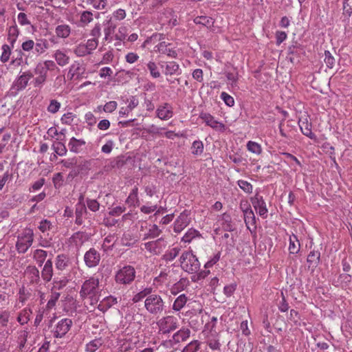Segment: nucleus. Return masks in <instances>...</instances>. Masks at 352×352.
<instances>
[{"instance_id": "f257e3e1", "label": "nucleus", "mask_w": 352, "mask_h": 352, "mask_svg": "<svg viewBox=\"0 0 352 352\" xmlns=\"http://www.w3.org/2000/svg\"><path fill=\"white\" fill-rule=\"evenodd\" d=\"M179 261L181 267L188 273H195L199 270L200 263L191 251L183 252Z\"/></svg>"}, {"instance_id": "f03ea898", "label": "nucleus", "mask_w": 352, "mask_h": 352, "mask_svg": "<svg viewBox=\"0 0 352 352\" xmlns=\"http://www.w3.org/2000/svg\"><path fill=\"white\" fill-rule=\"evenodd\" d=\"M34 241V232L31 228L23 229L17 236L16 249L20 254L25 253L32 245Z\"/></svg>"}, {"instance_id": "7ed1b4c3", "label": "nucleus", "mask_w": 352, "mask_h": 352, "mask_svg": "<svg viewBox=\"0 0 352 352\" xmlns=\"http://www.w3.org/2000/svg\"><path fill=\"white\" fill-rule=\"evenodd\" d=\"M56 68V63L51 60H46L39 62L35 69L34 73L38 76L34 79L36 86L42 85L47 79V74L48 71H53Z\"/></svg>"}, {"instance_id": "20e7f679", "label": "nucleus", "mask_w": 352, "mask_h": 352, "mask_svg": "<svg viewBox=\"0 0 352 352\" xmlns=\"http://www.w3.org/2000/svg\"><path fill=\"white\" fill-rule=\"evenodd\" d=\"M144 307L149 314L158 315L163 312L165 305L160 295L151 294L144 300Z\"/></svg>"}, {"instance_id": "39448f33", "label": "nucleus", "mask_w": 352, "mask_h": 352, "mask_svg": "<svg viewBox=\"0 0 352 352\" xmlns=\"http://www.w3.org/2000/svg\"><path fill=\"white\" fill-rule=\"evenodd\" d=\"M99 286V279L96 277H90L82 285L80 296L82 298H90L91 300L96 296Z\"/></svg>"}, {"instance_id": "423d86ee", "label": "nucleus", "mask_w": 352, "mask_h": 352, "mask_svg": "<svg viewBox=\"0 0 352 352\" xmlns=\"http://www.w3.org/2000/svg\"><path fill=\"white\" fill-rule=\"evenodd\" d=\"M135 277V268L131 265H124L116 273L115 280L118 284L128 285L134 280Z\"/></svg>"}, {"instance_id": "0eeeda50", "label": "nucleus", "mask_w": 352, "mask_h": 352, "mask_svg": "<svg viewBox=\"0 0 352 352\" xmlns=\"http://www.w3.org/2000/svg\"><path fill=\"white\" fill-rule=\"evenodd\" d=\"M157 325L160 333H169L177 329L178 320L173 316H166L157 320Z\"/></svg>"}, {"instance_id": "6e6552de", "label": "nucleus", "mask_w": 352, "mask_h": 352, "mask_svg": "<svg viewBox=\"0 0 352 352\" xmlns=\"http://www.w3.org/2000/svg\"><path fill=\"white\" fill-rule=\"evenodd\" d=\"M73 322L70 318H63L60 320L54 327L52 333L55 338H63L70 330Z\"/></svg>"}, {"instance_id": "1a4fd4ad", "label": "nucleus", "mask_w": 352, "mask_h": 352, "mask_svg": "<svg viewBox=\"0 0 352 352\" xmlns=\"http://www.w3.org/2000/svg\"><path fill=\"white\" fill-rule=\"evenodd\" d=\"M32 78V74L30 72H23L13 82L11 89L16 93L24 89Z\"/></svg>"}, {"instance_id": "9d476101", "label": "nucleus", "mask_w": 352, "mask_h": 352, "mask_svg": "<svg viewBox=\"0 0 352 352\" xmlns=\"http://www.w3.org/2000/svg\"><path fill=\"white\" fill-rule=\"evenodd\" d=\"M160 65L166 76H179L182 74L180 66L175 61H162Z\"/></svg>"}, {"instance_id": "9b49d317", "label": "nucleus", "mask_w": 352, "mask_h": 352, "mask_svg": "<svg viewBox=\"0 0 352 352\" xmlns=\"http://www.w3.org/2000/svg\"><path fill=\"white\" fill-rule=\"evenodd\" d=\"M199 118L206 123V125L216 131H223L225 130V125L215 120L212 116L208 113H201Z\"/></svg>"}, {"instance_id": "f8f14e48", "label": "nucleus", "mask_w": 352, "mask_h": 352, "mask_svg": "<svg viewBox=\"0 0 352 352\" xmlns=\"http://www.w3.org/2000/svg\"><path fill=\"white\" fill-rule=\"evenodd\" d=\"M84 261L88 267H96L100 263V254L94 248H91L85 252L84 255Z\"/></svg>"}, {"instance_id": "ddd939ff", "label": "nucleus", "mask_w": 352, "mask_h": 352, "mask_svg": "<svg viewBox=\"0 0 352 352\" xmlns=\"http://www.w3.org/2000/svg\"><path fill=\"white\" fill-rule=\"evenodd\" d=\"M190 221V218L189 217V212L184 210L175 220L174 223V231L177 233L181 232L189 224Z\"/></svg>"}, {"instance_id": "4468645a", "label": "nucleus", "mask_w": 352, "mask_h": 352, "mask_svg": "<svg viewBox=\"0 0 352 352\" xmlns=\"http://www.w3.org/2000/svg\"><path fill=\"white\" fill-rule=\"evenodd\" d=\"M156 113L157 118L160 120H169L173 116V107L169 103H163L158 106L156 110Z\"/></svg>"}, {"instance_id": "2eb2a0df", "label": "nucleus", "mask_w": 352, "mask_h": 352, "mask_svg": "<svg viewBox=\"0 0 352 352\" xmlns=\"http://www.w3.org/2000/svg\"><path fill=\"white\" fill-rule=\"evenodd\" d=\"M85 68L79 61H74L69 67L67 77L69 80L80 78L84 74Z\"/></svg>"}, {"instance_id": "dca6fc26", "label": "nucleus", "mask_w": 352, "mask_h": 352, "mask_svg": "<svg viewBox=\"0 0 352 352\" xmlns=\"http://www.w3.org/2000/svg\"><path fill=\"white\" fill-rule=\"evenodd\" d=\"M170 43L162 41L155 46L153 51L161 54H166L170 58H175L177 53L173 47H170Z\"/></svg>"}, {"instance_id": "f3484780", "label": "nucleus", "mask_w": 352, "mask_h": 352, "mask_svg": "<svg viewBox=\"0 0 352 352\" xmlns=\"http://www.w3.org/2000/svg\"><path fill=\"white\" fill-rule=\"evenodd\" d=\"M89 236L83 232L74 233L69 239V244L76 250H78L87 241Z\"/></svg>"}, {"instance_id": "a211bd4d", "label": "nucleus", "mask_w": 352, "mask_h": 352, "mask_svg": "<svg viewBox=\"0 0 352 352\" xmlns=\"http://www.w3.org/2000/svg\"><path fill=\"white\" fill-rule=\"evenodd\" d=\"M206 343L212 352H221V344L218 333L207 334Z\"/></svg>"}, {"instance_id": "6ab92c4d", "label": "nucleus", "mask_w": 352, "mask_h": 352, "mask_svg": "<svg viewBox=\"0 0 352 352\" xmlns=\"http://www.w3.org/2000/svg\"><path fill=\"white\" fill-rule=\"evenodd\" d=\"M139 104V101L135 96H131L127 99V105L122 107L119 110V116L121 118L128 116L135 107Z\"/></svg>"}, {"instance_id": "aec40b11", "label": "nucleus", "mask_w": 352, "mask_h": 352, "mask_svg": "<svg viewBox=\"0 0 352 352\" xmlns=\"http://www.w3.org/2000/svg\"><path fill=\"white\" fill-rule=\"evenodd\" d=\"M87 214V208L85 204L83 203V197H80L78 202L76 205V223L81 225Z\"/></svg>"}, {"instance_id": "412c9836", "label": "nucleus", "mask_w": 352, "mask_h": 352, "mask_svg": "<svg viewBox=\"0 0 352 352\" xmlns=\"http://www.w3.org/2000/svg\"><path fill=\"white\" fill-rule=\"evenodd\" d=\"M252 203L258 214L262 217H265L268 210L263 197L256 195L252 199Z\"/></svg>"}, {"instance_id": "4be33fe9", "label": "nucleus", "mask_w": 352, "mask_h": 352, "mask_svg": "<svg viewBox=\"0 0 352 352\" xmlns=\"http://www.w3.org/2000/svg\"><path fill=\"white\" fill-rule=\"evenodd\" d=\"M164 241L162 239L156 241H152L144 243V248L153 254H159L162 248L165 247Z\"/></svg>"}, {"instance_id": "5701e85b", "label": "nucleus", "mask_w": 352, "mask_h": 352, "mask_svg": "<svg viewBox=\"0 0 352 352\" xmlns=\"http://www.w3.org/2000/svg\"><path fill=\"white\" fill-rule=\"evenodd\" d=\"M171 274L172 271L170 268L165 269L164 271H162L155 278L154 284L157 285H160L162 284H168L170 281Z\"/></svg>"}, {"instance_id": "b1692460", "label": "nucleus", "mask_w": 352, "mask_h": 352, "mask_svg": "<svg viewBox=\"0 0 352 352\" xmlns=\"http://www.w3.org/2000/svg\"><path fill=\"white\" fill-rule=\"evenodd\" d=\"M118 300L117 298L113 296H109L104 298L99 303L98 306V309L102 311H107L109 308H111L113 305L117 304Z\"/></svg>"}, {"instance_id": "393cba45", "label": "nucleus", "mask_w": 352, "mask_h": 352, "mask_svg": "<svg viewBox=\"0 0 352 352\" xmlns=\"http://www.w3.org/2000/svg\"><path fill=\"white\" fill-rule=\"evenodd\" d=\"M53 57L56 63L60 67L65 66L70 60L69 56L65 53V52L61 50H56L53 54Z\"/></svg>"}, {"instance_id": "a878e982", "label": "nucleus", "mask_w": 352, "mask_h": 352, "mask_svg": "<svg viewBox=\"0 0 352 352\" xmlns=\"http://www.w3.org/2000/svg\"><path fill=\"white\" fill-rule=\"evenodd\" d=\"M189 285V280L186 278H181L178 282L175 283L170 288V293L176 295L182 291L185 290Z\"/></svg>"}, {"instance_id": "bb28decb", "label": "nucleus", "mask_w": 352, "mask_h": 352, "mask_svg": "<svg viewBox=\"0 0 352 352\" xmlns=\"http://www.w3.org/2000/svg\"><path fill=\"white\" fill-rule=\"evenodd\" d=\"M85 144V141L82 139L72 138L69 140L68 146L71 152L78 153L80 151L81 147Z\"/></svg>"}, {"instance_id": "cd10ccee", "label": "nucleus", "mask_w": 352, "mask_h": 352, "mask_svg": "<svg viewBox=\"0 0 352 352\" xmlns=\"http://www.w3.org/2000/svg\"><path fill=\"white\" fill-rule=\"evenodd\" d=\"M41 276L45 281H50L53 276L52 262L51 260H47L41 272Z\"/></svg>"}, {"instance_id": "c85d7f7f", "label": "nucleus", "mask_w": 352, "mask_h": 352, "mask_svg": "<svg viewBox=\"0 0 352 352\" xmlns=\"http://www.w3.org/2000/svg\"><path fill=\"white\" fill-rule=\"evenodd\" d=\"M32 314L31 309L27 307L23 309L19 313L16 318L17 322L21 325L27 324L30 319Z\"/></svg>"}, {"instance_id": "c756f323", "label": "nucleus", "mask_w": 352, "mask_h": 352, "mask_svg": "<svg viewBox=\"0 0 352 352\" xmlns=\"http://www.w3.org/2000/svg\"><path fill=\"white\" fill-rule=\"evenodd\" d=\"M217 323V318L214 316L212 317L210 320L207 322V323L205 324V327L203 331L205 336H206L207 334L217 333L216 329Z\"/></svg>"}, {"instance_id": "7c9ffc66", "label": "nucleus", "mask_w": 352, "mask_h": 352, "mask_svg": "<svg viewBox=\"0 0 352 352\" xmlns=\"http://www.w3.org/2000/svg\"><path fill=\"white\" fill-rule=\"evenodd\" d=\"M188 301V297L184 294H180L175 300L173 304V309L175 311H179L184 307Z\"/></svg>"}, {"instance_id": "2f4dec72", "label": "nucleus", "mask_w": 352, "mask_h": 352, "mask_svg": "<svg viewBox=\"0 0 352 352\" xmlns=\"http://www.w3.org/2000/svg\"><path fill=\"white\" fill-rule=\"evenodd\" d=\"M71 29L68 25H59L55 29V33L59 38H65L70 34Z\"/></svg>"}, {"instance_id": "473e14b6", "label": "nucleus", "mask_w": 352, "mask_h": 352, "mask_svg": "<svg viewBox=\"0 0 352 352\" xmlns=\"http://www.w3.org/2000/svg\"><path fill=\"white\" fill-rule=\"evenodd\" d=\"M194 22L196 24L201 25L203 26H205L208 28H210L211 26L213 25L214 21L213 19L208 16H197L194 19Z\"/></svg>"}, {"instance_id": "72a5a7b5", "label": "nucleus", "mask_w": 352, "mask_h": 352, "mask_svg": "<svg viewBox=\"0 0 352 352\" xmlns=\"http://www.w3.org/2000/svg\"><path fill=\"white\" fill-rule=\"evenodd\" d=\"M71 0H46L45 6H51L56 9H63L70 3Z\"/></svg>"}, {"instance_id": "f704fd0d", "label": "nucleus", "mask_w": 352, "mask_h": 352, "mask_svg": "<svg viewBox=\"0 0 352 352\" xmlns=\"http://www.w3.org/2000/svg\"><path fill=\"white\" fill-rule=\"evenodd\" d=\"M190 334V331L187 328H184L179 330L176 332L173 336V339L176 342H183L185 341L187 338H189Z\"/></svg>"}, {"instance_id": "c9c22d12", "label": "nucleus", "mask_w": 352, "mask_h": 352, "mask_svg": "<svg viewBox=\"0 0 352 352\" xmlns=\"http://www.w3.org/2000/svg\"><path fill=\"white\" fill-rule=\"evenodd\" d=\"M69 259L67 256L60 254L57 256L56 261V267L59 270H65L69 264Z\"/></svg>"}, {"instance_id": "e433bc0d", "label": "nucleus", "mask_w": 352, "mask_h": 352, "mask_svg": "<svg viewBox=\"0 0 352 352\" xmlns=\"http://www.w3.org/2000/svg\"><path fill=\"white\" fill-rule=\"evenodd\" d=\"M300 250V243L296 235L289 236V251L290 254H297Z\"/></svg>"}, {"instance_id": "4c0bfd02", "label": "nucleus", "mask_w": 352, "mask_h": 352, "mask_svg": "<svg viewBox=\"0 0 352 352\" xmlns=\"http://www.w3.org/2000/svg\"><path fill=\"white\" fill-rule=\"evenodd\" d=\"M105 28L104 29V39L107 41L109 38L111 36V34L114 32L116 25L112 21V19L110 18L105 24Z\"/></svg>"}, {"instance_id": "58836bf2", "label": "nucleus", "mask_w": 352, "mask_h": 352, "mask_svg": "<svg viewBox=\"0 0 352 352\" xmlns=\"http://www.w3.org/2000/svg\"><path fill=\"white\" fill-rule=\"evenodd\" d=\"M244 221L247 226L248 225L254 226L256 222L255 215L251 208H247L243 211Z\"/></svg>"}, {"instance_id": "ea45409f", "label": "nucleus", "mask_w": 352, "mask_h": 352, "mask_svg": "<svg viewBox=\"0 0 352 352\" xmlns=\"http://www.w3.org/2000/svg\"><path fill=\"white\" fill-rule=\"evenodd\" d=\"M201 342L199 340H194L188 343L182 351V352H198L200 350Z\"/></svg>"}, {"instance_id": "a19ab883", "label": "nucleus", "mask_w": 352, "mask_h": 352, "mask_svg": "<svg viewBox=\"0 0 352 352\" xmlns=\"http://www.w3.org/2000/svg\"><path fill=\"white\" fill-rule=\"evenodd\" d=\"M88 5L91 6L96 10H104L107 6V0H86Z\"/></svg>"}, {"instance_id": "79ce46f5", "label": "nucleus", "mask_w": 352, "mask_h": 352, "mask_svg": "<svg viewBox=\"0 0 352 352\" xmlns=\"http://www.w3.org/2000/svg\"><path fill=\"white\" fill-rule=\"evenodd\" d=\"M160 233H161V230L158 228V226L156 225H153L148 229V232L144 234L143 239L145 240L147 239L156 238L160 236Z\"/></svg>"}, {"instance_id": "37998d69", "label": "nucleus", "mask_w": 352, "mask_h": 352, "mask_svg": "<svg viewBox=\"0 0 352 352\" xmlns=\"http://www.w3.org/2000/svg\"><path fill=\"white\" fill-rule=\"evenodd\" d=\"M152 292V288L151 287H146L140 291V292L137 293L133 297V302H138L140 300H142L144 298H146L148 296H149Z\"/></svg>"}, {"instance_id": "c03bdc74", "label": "nucleus", "mask_w": 352, "mask_h": 352, "mask_svg": "<svg viewBox=\"0 0 352 352\" xmlns=\"http://www.w3.org/2000/svg\"><path fill=\"white\" fill-rule=\"evenodd\" d=\"M35 51L37 54H43L48 49V43L45 39H39L35 43Z\"/></svg>"}, {"instance_id": "a18cd8bd", "label": "nucleus", "mask_w": 352, "mask_h": 352, "mask_svg": "<svg viewBox=\"0 0 352 352\" xmlns=\"http://www.w3.org/2000/svg\"><path fill=\"white\" fill-rule=\"evenodd\" d=\"M147 68L150 72L151 76L154 78H158L161 76V73L158 69L157 64L153 61L150 60L147 63Z\"/></svg>"}, {"instance_id": "49530a36", "label": "nucleus", "mask_w": 352, "mask_h": 352, "mask_svg": "<svg viewBox=\"0 0 352 352\" xmlns=\"http://www.w3.org/2000/svg\"><path fill=\"white\" fill-rule=\"evenodd\" d=\"M247 149L256 155H260L262 153V147L260 144L254 142V141H249L247 143Z\"/></svg>"}, {"instance_id": "de8ad7c7", "label": "nucleus", "mask_w": 352, "mask_h": 352, "mask_svg": "<svg viewBox=\"0 0 352 352\" xmlns=\"http://www.w3.org/2000/svg\"><path fill=\"white\" fill-rule=\"evenodd\" d=\"M300 127L302 133L305 135L307 136L308 138H309L311 140L316 139V136L314 133H312L311 129V125L309 123L302 122V124H300Z\"/></svg>"}, {"instance_id": "09e8293b", "label": "nucleus", "mask_w": 352, "mask_h": 352, "mask_svg": "<svg viewBox=\"0 0 352 352\" xmlns=\"http://www.w3.org/2000/svg\"><path fill=\"white\" fill-rule=\"evenodd\" d=\"M191 152L194 155H201L204 152V144L200 140L194 141L191 146Z\"/></svg>"}, {"instance_id": "8fccbe9b", "label": "nucleus", "mask_w": 352, "mask_h": 352, "mask_svg": "<svg viewBox=\"0 0 352 352\" xmlns=\"http://www.w3.org/2000/svg\"><path fill=\"white\" fill-rule=\"evenodd\" d=\"M47 252L43 250H36L34 251L33 257L36 263L41 265L47 257Z\"/></svg>"}, {"instance_id": "3c124183", "label": "nucleus", "mask_w": 352, "mask_h": 352, "mask_svg": "<svg viewBox=\"0 0 352 352\" xmlns=\"http://www.w3.org/2000/svg\"><path fill=\"white\" fill-rule=\"evenodd\" d=\"M102 344L100 339H94L86 345L87 352H95Z\"/></svg>"}, {"instance_id": "603ef678", "label": "nucleus", "mask_w": 352, "mask_h": 352, "mask_svg": "<svg viewBox=\"0 0 352 352\" xmlns=\"http://www.w3.org/2000/svg\"><path fill=\"white\" fill-rule=\"evenodd\" d=\"M52 147L56 154L60 156H64L67 153V148L65 144L60 142H54Z\"/></svg>"}, {"instance_id": "864d4df0", "label": "nucleus", "mask_w": 352, "mask_h": 352, "mask_svg": "<svg viewBox=\"0 0 352 352\" xmlns=\"http://www.w3.org/2000/svg\"><path fill=\"white\" fill-rule=\"evenodd\" d=\"M199 232L195 229H188L184 236L182 237V241L184 243H190L196 236H198Z\"/></svg>"}, {"instance_id": "5fc2aeb1", "label": "nucleus", "mask_w": 352, "mask_h": 352, "mask_svg": "<svg viewBox=\"0 0 352 352\" xmlns=\"http://www.w3.org/2000/svg\"><path fill=\"white\" fill-rule=\"evenodd\" d=\"M128 33V28L125 25L119 27L117 33L115 35L116 40L123 41L126 39Z\"/></svg>"}, {"instance_id": "6e6d98bb", "label": "nucleus", "mask_w": 352, "mask_h": 352, "mask_svg": "<svg viewBox=\"0 0 352 352\" xmlns=\"http://www.w3.org/2000/svg\"><path fill=\"white\" fill-rule=\"evenodd\" d=\"M93 13L91 11H83L80 16V21L83 25H87L93 21Z\"/></svg>"}, {"instance_id": "4d7b16f0", "label": "nucleus", "mask_w": 352, "mask_h": 352, "mask_svg": "<svg viewBox=\"0 0 352 352\" xmlns=\"http://www.w3.org/2000/svg\"><path fill=\"white\" fill-rule=\"evenodd\" d=\"M74 54L78 56L82 57L90 54L84 43L78 44L74 50Z\"/></svg>"}, {"instance_id": "13d9d810", "label": "nucleus", "mask_w": 352, "mask_h": 352, "mask_svg": "<svg viewBox=\"0 0 352 352\" xmlns=\"http://www.w3.org/2000/svg\"><path fill=\"white\" fill-rule=\"evenodd\" d=\"M11 54V50L8 45L4 44L2 46V54L0 60L2 63H5L8 61Z\"/></svg>"}, {"instance_id": "bf43d9fd", "label": "nucleus", "mask_w": 352, "mask_h": 352, "mask_svg": "<svg viewBox=\"0 0 352 352\" xmlns=\"http://www.w3.org/2000/svg\"><path fill=\"white\" fill-rule=\"evenodd\" d=\"M19 35V30L16 25L11 26L8 30V41L11 44H13Z\"/></svg>"}, {"instance_id": "052dcab7", "label": "nucleus", "mask_w": 352, "mask_h": 352, "mask_svg": "<svg viewBox=\"0 0 352 352\" xmlns=\"http://www.w3.org/2000/svg\"><path fill=\"white\" fill-rule=\"evenodd\" d=\"M237 184L240 188L246 193H252L253 190L252 185L247 181L240 179L237 182Z\"/></svg>"}, {"instance_id": "680f3d73", "label": "nucleus", "mask_w": 352, "mask_h": 352, "mask_svg": "<svg viewBox=\"0 0 352 352\" xmlns=\"http://www.w3.org/2000/svg\"><path fill=\"white\" fill-rule=\"evenodd\" d=\"M75 118V114L72 112H67L63 115L60 120L63 124L70 125L74 122Z\"/></svg>"}, {"instance_id": "e2e57ef3", "label": "nucleus", "mask_w": 352, "mask_h": 352, "mask_svg": "<svg viewBox=\"0 0 352 352\" xmlns=\"http://www.w3.org/2000/svg\"><path fill=\"white\" fill-rule=\"evenodd\" d=\"M126 16V11L124 9L119 8L112 13V16L111 18L112 19L113 21V19L117 21H122L125 19Z\"/></svg>"}, {"instance_id": "0e129e2a", "label": "nucleus", "mask_w": 352, "mask_h": 352, "mask_svg": "<svg viewBox=\"0 0 352 352\" xmlns=\"http://www.w3.org/2000/svg\"><path fill=\"white\" fill-rule=\"evenodd\" d=\"M324 63L329 68H333L335 65V58L329 51L324 52Z\"/></svg>"}, {"instance_id": "69168bd1", "label": "nucleus", "mask_w": 352, "mask_h": 352, "mask_svg": "<svg viewBox=\"0 0 352 352\" xmlns=\"http://www.w3.org/2000/svg\"><path fill=\"white\" fill-rule=\"evenodd\" d=\"M179 249L177 248H173L166 252L164 257L166 261H173L179 254Z\"/></svg>"}, {"instance_id": "338daca9", "label": "nucleus", "mask_w": 352, "mask_h": 352, "mask_svg": "<svg viewBox=\"0 0 352 352\" xmlns=\"http://www.w3.org/2000/svg\"><path fill=\"white\" fill-rule=\"evenodd\" d=\"M60 294L58 292H53L50 295V298L49 299L47 304V308L48 309H52L55 305L56 303L59 298Z\"/></svg>"}, {"instance_id": "774afa93", "label": "nucleus", "mask_w": 352, "mask_h": 352, "mask_svg": "<svg viewBox=\"0 0 352 352\" xmlns=\"http://www.w3.org/2000/svg\"><path fill=\"white\" fill-rule=\"evenodd\" d=\"M343 14L350 16L352 14V0H344Z\"/></svg>"}]
</instances>
